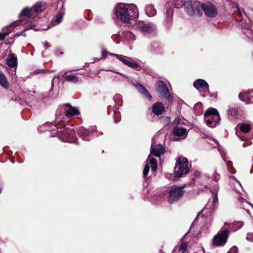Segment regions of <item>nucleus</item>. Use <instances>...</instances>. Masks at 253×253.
<instances>
[{"label": "nucleus", "mask_w": 253, "mask_h": 253, "mask_svg": "<svg viewBox=\"0 0 253 253\" xmlns=\"http://www.w3.org/2000/svg\"><path fill=\"white\" fill-rule=\"evenodd\" d=\"M137 11V9L134 5L119 4L116 6L115 14L119 20L128 23Z\"/></svg>", "instance_id": "f257e3e1"}, {"label": "nucleus", "mask_w": 253, "mask_h": 253, "mask_svg": "<svg viewBox=\"0 0 253 253\" xmlns=\"http://www.w3.org/2000/svg\"><path fill=\"white\" fill-rule=\"evenodd\" d=\"M196 6H197V15L199 16L202 15L203 10L205 15L209 17H213L217 15L216 9L211 3L197 4Z\"/></svg>", "instance_id": "f03ea898"}, {"label": "nucleus", "mask_w": 253, "mask_h": 253, "mask_svg": "<svg viewBox=\"0 0 253 253\" xmlns=\"http://www.w3.org/2000/svg\"><path fill=\"white\" fill-rule=\"evenodd\" d=\"M205 120L207 124L211 127H214L220 120L219 114L216 109L210 108L204 115Z\"/></svg>", "instance_id": "7ed1b4c3"}, {"label": "nucleus", "mask_w": 253, "mask_h": 253, "mask_svg": "<svg viewBox=\"0 0 253 253\" xmlns=\"http://www.w3.org/2000/svg\"><path fill=\"white\" fill-rule=\"evenodd\" d=\"M176 176L180 177L188 171V161L186 158L180 157L174 168Z\"/></svg>", "instance_id": "20e7f679"}, {"label": "nucleus", "mask_w": 253, "mask_h": 253, "mask_svg": "<svg viewBox=\"0 0 253 253\" xmlns=\"http://www.w3.org/2000/svg\"><path fill=\"white\" fill-rule=\"evenodd\" d=\"M229 231L228 230H224L219 231L213 239V244L215 246H221L224 244L228 236Z\"/></svg>", "instance_id": "39448f33"}, {"label": "nucleus", "mask_w": 253, "mask_h": 253, "mask_svg": "<svg viewBox=\"0 0 253 253\" xmlns=\"http://www.w3.org/2000/svg\"><path fill=\"white\" fill-rule=\"evenodd\" d=\"M156 90L160 97L169 98L170 94L167 84L163 81H158L156 83Z\"/></svg>", "instance_id": "423d86ee"}, {"label": "nucleus", "mask_w": 253, "mask_h": 253, "mask_svg": "<svg viewBox=\"0 0 253 253\" xmlns=\"http://www.w3.org/2000/svg\"><path fill=\"white\" fill-rule=\"evenodd\" d=\"M108 54H110V55H115L117 57V58H118V59H119V60L122 61L124 64H125L126 65H127L128 66H129L130 67H131L133 68H136L139 66V65L137 63L132 62V61H130L129 59H124L123 58V57H122L121 56H120L119 55L113 54H112L110 53H108L105 50H103L102 51V58H105L107 56V55Z\"/></svg>", "instance_id": "0eeeda50"}, {"label": "nucleus", "mask_w": 253, "mask_h": 253, "mask_svg": "<svg viewBox=\"0 0 253 253\" xmlns=\"http://www.w3.org/2000/svg\"><path fill=\"white\" fill-rule=\"evenodd\" d=\"M196 4H200L199 2L195 1H187L185 4L184 6L186 9L187 13L189 15H193L195 14H197V6H196Z\"/></svg>", "instance_id": "6e6552de"}, {"label": "nucleus", "mask_w": 253, "mask_h": 253, "mask_svg": "<svg viewBox=\"0 0 253 253\" xmlns=\"http://www.w3.org/2000/svg\"><path fill=\"white\" fill-rule=\"evenodd\" d=\"M65 109H62L65 111V115L67 117L69 118L75 115L80 114V112L78 108L74 107L69 103L64 105Z\"/></svg>", "instance_id": "1a4fd4ad"}, {"label": "nucleus", "mask_w": 253, "mask_h": 253, "mask_svg": "<svg viewBox=\"0 0 253 253\" xmlns=\"http://www.w3.org/2000/svg\"><path fill=\"white\" fill-rule=\"evenodd\" d=\"M182 194L183 191L181 188L180 187L175 188L171 190L169 192V202L170 203H172L174 201H176L178 198L182 196Z\"/></svg>", "instance_id": "9d476101"}, {"label": "nucleus", "mask_w": 253, "mask_h": 253, "mask_svg": "<svg viewBox=\"0 0 253 253\" xmlns=\"http://www.w3.org/2000/svg\"><path fill=\"white\" fill-rule=\"evenodd\" d=\"M194 86L199 91L209 90V85L208 83L204 80L199 79L194 83Z\"/></svg>", "instance_id": "9b49d317"}, {"label": "nucleus", "mask_w": 253, "mask_h": 253, "mask_svg": "<svg viewBox=\"0 0 253 253\" xmlns=\"http://www.w3.org/2000/svg\"><path fill=\"white\" fill-rule=\"evenodd\" d=\"M6 63L10 67H15L17 65V57L13 54L8 55L6 59Z\"/></svg>", "instance_id": "f8f14e48"}, {"label": "nucleus", "mask_w": 253, "mask_h": 253, "mask_svg": "<svg viewBox=\"0 0 253 253\" xmlns=\"http://www.w3.org/2000/svg\"><path fill=\"white\" fill-rule=\"evenodd\" d=\"M173 133L175 136L185 137L187 136V130L184 127L176 126L173 128Z\"/></svg>", "instance_id": "ddd939ff"}, {"label": "nucleus", "mask_w": 253, "mask_h": 253, "mask_svg": "<svg viewBox=\"0 0 253 253\" xmlns=\"http://www.w3.org/2000/svg\"><path fill=\"white\" fill-rule=\"evenodd\" d=\"M165 152V149L162 145H158L152 148L151 153L156 157H159Z\"/></svg>", "instance_id": "4468645a"}, {"label": "nucleus", "mask_w": 253, "mask_h": 253, "mask_svg": "<svg viewBox=\"0 0 253 253\" xmlns=\"http://www.w3.org/2000/svg\"><path fill=\"white\" fill-rule=\"evenodd\" d=\"M164 109V106L161 103L157 102L153 106V112L155 114L159 115L162 113Z\"/></svg>", "instance_id": "2eb2a0df"}, {"label": "nucleus", "mask_w": 253, "mask_h": 253, "mask_svg": "<svg viewBox=\"0 0 253 253\" xmlns=\"http://www.w3.org/2000/svg\"><path fill=\"white\" fill-rule=\"evenodd\" d=\"M0 84L5 89L9 87V84L5 75L0 70Z\"/></svg>", "instance_id": "dca6fc26"}, {"label": "nucleus", "mask_w": 253, "mask_h": 253, "mask_svg": "<svg viewBox=\"0 0 253 253\" xmlns=\"http://www.w3.org/2000/svg\"><path fill=\"white\" fill-rule=\"evenodd\" d=\"M63 77L65 79V80L67 81L72 82L73 83H77L79 82V79L77 76L75 74H71L69 75L64 74L63 76Z\"/></svg>", "instance_id": "f3484780"}, {"label": "nucleus", "mask_w": 253, "mask_h": 253, "mask_svg": "<svg viewBox=\"0 0 253 253\" xmlns=\"http://www.w3.org/2000/svg\"><path fill=\"white\" fill-rule=\"evenodd\" d=\"M140 29L142 32L149 33L154 29V27L152 24L148 23L142 24V25L140 27Z\"/></svg>", "instance_id": "a211bd4d"}, {"label": "nucleus", "mask_w": 253, "mask_h": 253, "mask_svg": "<svg viewBox=\"0 0 253 253\" xmlns=\"http://www.w3.org/2000/svg\"><path fill=\"white\" fill-rule=\"evenodd\" d=\"M146 12L148 16L152 17L156 14L157 11L152 5H149L146 8Z\"/></svg>", "instance_id": "6ab92c4d"}, {"label": "nucleus", "mask_w": 253, "mask_h": 253, "mask_svg": "<svg viewBox=\"0 0 253 253\" xmlns=\"http://www.w3.org/2000/svg\"><path fill=\"white\" fill-rule=\"evenodd\" d=\"M137 88L141 93H143L147 98L150 100L151 99L152 96L151 94L147 91L145 87L141 85H138L137 86Z\"/></svg>", "instance_id": "aec40b11"}, {"label": "nucleus", "mask_w": 253, "mask_h": 253, "mask_svg": "<svg viewBox=\"0 0 253 253\" xmlns=\"http://www.w3.org/2000/svg\"><path fill=\"white\" fill-rule=\"evenodd\" d=\"M43 4L41 2H38L31 8L32 12H39L42 11Z\"/></svg>", "instance_id": "412c9836"}, {"label": "nucleus", "mask_w": 253, "mask_h": 253, "mask_svg": "<svg viewBox=\"0 0 253 253\" xmlns=\"http://www.w3.org/2000/svg\"><path fill=\"white\" fill-rule=\"evenodd\" d=\"M62 109H65V107L64 105L63 106H60L58 108L56 112V119L57 118H59L60 117L64 116V114H65V111Z\"/></svg>", "instance_id": "4be33fe9"}, {"label": "nucleus", "mask_w": 253, "mask_h": 253, "mask_svg": "<svg viewBox=\"0 0 253 253\" xmlns=\"http://www.w3.org/2000/svg\"><path fill=\"white\" fill-rule=\"evenodd\" d=\"M148 158L150 159L149 162L150 164L151 165V169L152 171H155L156 170L157 168V161L156 160L153 158H150V156H149L148 157Z\"/></svg>", "instance_id": "5701e85b"}, {"label": "nucleus", "mask_w": 253, "mask_h": 253, "mask_svg": "<svg viewBox=\"0 0 253 253\" xmlns=\"http://www.w3.org/2000/svg\"><path fill=\"white\" fill-rule=\"evenodd\" d=\"M187 245L186 243L181 242L179 244L178 252L179 253H186Z\"/></svg>", "instance_id": "b1692460"}, {"label": "nucleus", "mask_w": 253, "mask_h": 253, "mask_svg": "<svg viewBox=\"0 0 253 253\" xmlns=\"http://www.w3.org/2000/svg\"><path fill=\"white\" fill-rule=\"evenodd\" d=\"M32 12L31 9H29L28 8H25L21 11L20 14V17L22 16H29L30 14H31Z\"/></svg>", "instance_id": "393cba45"}, {"label": "nucleus", "mask_w": 253, "mask_h": 253, "mask_svg": "<svg viewBox=\"0 0 253 253\" xmlns=\"http://www.w3.org/2000/svg\"><path fill=\"white\" fill-rule=\"evenodd\" d=\"M186 1V0H174V2L175 7L178 8L184 6V4Z\"/></svg>", "instance_id": "a878e982"}, {"label": "nucleus", "mask_w": 253, "mask_h": 253, "mask_svg": "<svg viewBox=\"0 0 253 253\" xmlns=\"http://www.w3.org/2000/svg\"><path fill=\"white\" fill-rule=\"evenodd\" d=\"M241 130L244 133H248L251 130V127L249 125L244 124L240 127Z\"/></svg>", "instance_id": "bb28decb"}, {"label": "nucleus", "mask_w": 253, "mask_h": 253, "mask_svg": "<svg viewBox=\"0 0 253 253\" xmlns=\"http://www.w3.org/2000/svg\"><path fill=\"white\" fill-rule=\"evenodd\" d=\"M231 226H232L234 230H237V229H239L241 228V227L243 226V224L242 222H238V223H233L231 224L228 225V227L229 228H231Z\"/></svg>", "instance_id": "cd10ccee"}, {"label": "nucleus", "mask_w": 253, "mask_h": 253, "mask_svg": "<svg viewBox=\"0 0 253 253\" xmlns=\"http://www.w3.org/2000/svg\"><path fill=\"white\" fill-rule=\"evenodd\" d=\"M63 15L60 13L56 17L55 21L56 22V24H58L61 22L62 20Z\"/></svg>", "instance_id": "c85d7f7f"}, {"label": "nucleus", "mask_w": 253, "mask_h": 253, "mask_svg": "<svg viewBox=\"0 0 253 253\" xmlns=\"http://www.w3.org/2000/svg\"><path fill=\"white\" fill-rule=\"evenodd\" d=\"M149 170V166L148 163H147V164H146V166L144 169V170H143V175H144V177H146L147 175Z\"/></svg>", "instance_id": "c756f323"}, {"label": "nucleus", "mask_w": 253, "mask_h": 253, "mask_svg": "<svg viewBox=\"0 0 253 253\" xmlns=\"http://www.w3.org/2000/svg\"><path fill=\"white\" fill-rule=\"evenodd\" d=\"M74 132L73 130H65L63 131V135L64 136H68L69 135H71Z\"/></svg>", "instance_id": "7c9ffc66"}, {"label": "nucleus", "mask_w": 253, "mask_h": 253, "mask_svg": "<svg viewBox=\"0 0 253 253\" xmlns=\"http://www.w3.org/2000/svg\"><path fill=\"white\" fill-rule=\"evenodd\" d=\"M237 248L236 247H233L229 251H231L232 253H236L237 252Z\"/></svg>", "instance_id": "2f4dec72"}, {"label": "nucleus", "mask_w": 253, "mask_h": 253, "mask_svg": "<svg viewBox=\"0 0 253 253\" xmlns=\"http://www.w3.org/2000/svg\"><path fill=\"white\" fill-rule=\"evenodd\" d=\"M230 111L232 115H236L237 114V111L235 109H231Z\"/></svg>", "instance_id": "473e14b6"}, {"label": "nucleus", "mask_w": 253, "mask_h": 253, "mask_svg": "<svg viewBox=\"0 0 253 253\" xmlns=\"http://www.w3.org/2000/svg\"><path fill=\"white\" fill-rule=\"evenodd\" d=\"M35 26V25H34V24H31V25H28L27 26L28 28L25 29L23 31H26V30H27L28 29H32L33 28V27H34Z\"/></svg>", "instance_id": "72a5a7b5"}, {"label": "nucleus", "mask_w": 253, "mask_h": 253, "mask_svg": "<svg viewBox=\"0 0 253 253\" xmlns=\"http://www.w3.org/2000/svg\"><path fill=\"white\" fill-rule=\"evenodd\" d=\"M5 38V35L3 33H0V41H3Z\"/></svg>", "instance_id": "f704fd0d"}, {"label": "nucleus", "mask_w": 253, "mask_h": 253, "mask_svg": "<svg viewBox=\"0 0 253 253\" xmlns=\"http://www.w3.org/2000/svg\"><path fill=\"white\" fill-rule=\"evenodd\" d=\"M244 95H245L242 93H240L239 95V97L240 99L244 101H245L244 99L243 98V96H244Z\"/></svg>", "instance_id": "c9c22d12"}, {"label": "nucleus", "mask_w": 253, "mask_h": 253, "mask_svg": "<svg viewBox=\"0 0 253 253\" xmlns=\"http://www.w3.org/2000/svg\"><path fill=\"white\" fill-rule=\"evenodd\" d=\"M49 47V43L47 42H45L44 43V48L45 49Z\"/></svg>", "instance_id": "e433bc0d"}, {"label": "nucleus", "mask_w": 253, "mask_h": 253, "mask_svg": "<svg viewBox=\"0 0 253 253\" xmlns=\"http://www.w3.org/2000/svg\"><path fill=\"white\" fill-rule=\"evenodd\" d=\"M21 35H22V33H16V34L15 35L14 37H19V36H20Z\"/></svg>", "instance_id": "4c0bfd02"}, {"label": "nucleus", "mask_w": 253, "mask_h": 253, "mask_svg": "<svg viewBox=\"0 0 253 253\" xmlns=\"http://www.w3.org/2000/svg\"><path fill=\"white\" fill-rule=\"evenodd\" d=\"M179 119L178 118H176L175 119L174 121V123L175 124H178L179 123Z\"/></svg>", "instance_id": "58836bf2"}, {"label": "nucleus", "mask_w": 253, "mask_h": 253, "mask_svg": "<svg viewBox=\"0 0 253 253\" xmlns=\"http://www.w3.org/2000/svg\"><path fill=\"white\" fill-rule=\"evenodd\" d=\"M219 175H216V176H215L214 177V179L215 180V181H217L218 180V179H219Z\"/></svg>", "instance_id": "ea45409f"}, {"label": "nucleus", "mask_w": 253, "mask_h": 253, "mask_svg": "<svg viewBox=\"0 0 253 253\" xmlns=\"http://www.w3.org/2000/svg\"><path fill=\"white\" fill-rule=\"evenodd\" d=\"M217 200V194H215L214 195V199H213L214 202H215V200Z\"/></svg>", "instance_id": "a19ab883"}, {"label": "nucleus", "mask_w": 253, "mask_h": 253, "mask_svg": "<svg viewBox=\"0 0 253 253\" xmlns=\"http://www.w3.org/2000/svg\"><path fill=\"white\" fill-rule=\"evenodd\" d=\"M9 32H5V33H3L4 35H5V37L7 36L9 34Z\"/></svg>", "instance_id": "79ce46f5"}, {"label": "nucleus", "mask_w": 253, "mask_h": 253, "mask_svg": "<svg viewBox=\"0 0 253 253\" xmlns=\"http://www.w3.org/2000/svg\"><path fill=\"white\" fill-rule=\"evenodd\" d=\"M241 12L240 11L239 9H238V15L239 17L241 16Z\"/></svg>", "instance_id": "37998d69"}, {"label": "nucleus", "mask_w": 253, "mask_h": 253, "mask_svg": "<svg viewBox=\"0 0 253 253\" xmlns=\"http://www.w3.org/2000/svg\"><path fill=\"white\" fill-rule=\"evenodd\" d=\"M55 78H56V76H54L53 79H52V83L53 84V81H54V80L55 79Z\"/></svg>", "instance_id": "c03bdc74"}, {"label": "nucleus", "mask_w": 253, "mask_h": 253, "mask_svg": "<svg viewBox=\"0 0 253 253\" xmlns=\"http://www.w3.org/2000/svg\"><path fill=\"white\" fill-rule=\"evenodd\" d=\"M227 253H231V251H228Z\"/></svg>", "instance_id": "a18cd8bd"}, {"label": "nucleus", "mask_w": 253, "mask_h": 253, "mask_svg": "<svg viewBox=\"0 0 253 253\" xmlns=\"http://www.w3.org/2000/svg\"><path fill=\"white\" fill-rule=\"evenodd\" d=\"M129 34L130 35H132L131 33H129Z\"/></svg>", "instance_id": "49530a36"}, {"label": "nucleus", "mask_w": 253, "mask_h": 253, "mask_svg": "<svg viewBox=\"0 0 253 253\" xmlns=\"http://www.w3.org/2000/svg\"><path fill=\"white\" fill-rule=\"evenodd\" d=\"M116 73H117V74H120V73H119V72H116Z\"/></svg>", "instance_id": "de8ad7c7"}]
</instances>
